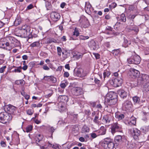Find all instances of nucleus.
<instances>
[{"instance_id":"obj_1","label":"nucleus","mask_w":149,"mask_h":149,"mask_svg":"<svg viewBox=\"0 0 149 149\" xmlns=\"http://www.w3.org/2000/svg\"><path fill=\"white\" fill-rule=\"evenodd\" d=\"M101 144L104 149H113L114 146L113 140L109 138H105Z\"/></svg>"},{"instance_id":"obj_2","label":"nucleus","mask_w":149,"mask_h":149,"mask_svg":"<svg viewBox=\"0 0 149 149\" xmlns=\"http://www.w3.org/2000/svg\"><path fill=\"white\" fill-rule=\"evenodd\" d=\"M149 80V75L144 74H141L137 77V83L134 85L135 86H142Z\"/></svg>"},{"instance_id":"obj_3","label":"nucleus","mask_w":149,"mask_h":149,"mask_svg":"<svg viewBox=\"0 0 149 149\" xmlns=\"http://www.w3.org/2000/svg\"><path fill=\"white\" fill-rule=\"evenodd\" d=\"M12 119V116L10 114L6 112L0 113V122L3 124H6L9 123Z\"/></svg>"},{"instance_id":"obj_4","label":"nucleus","mask_w":149,"mask_h":149,"mask_svg":"<svg viewBox=\"0 0 149 149\" xmlns=\"http://www.w3.org/2000/svg\"><path fill=\"white\" fill-rule=\"evenodd\" d=\"M111 132L113 134H114L117 132H122L121 125L117 122L113 123L111 124Z\"/></svg>"},{"instance_id":"obj_5","label":"nucleus","mask_w":149,"mask_h":149,"mask_svg":"<svg viewBox=\"0 0 149 149\" xmlns=\"http://www.w3.org/2000/svg\"><path fill=\"white\" fill-rule=\"evenodd\" d=\"M106 100H107V107H113V105L115 104L117 101L116 98H112V95H110V93L107 94L105 98Z\"/></svg>"},{"instance_id":"obj_6","label":"nucleus","mask_w":149,"mask_h":149,"mask_svg":"<svg viewBox=\"0 0 149 149\" xmlns=\"http://www.w3.org/2000/svg\"><path fill=\"white\" fill-rule=\"evenodd\" d=\"M127 61L129 64H139L141 61V58L139 56L135 55L127 59Z\"/></svg>"},{"instance_id":"obj_7","label":"nucleus","mask_w":149,"mask_h":149,"mask_svg":"<svg viewBox=\"0 0 149 149\" xmlns=\"http://www.w3.org/2000/svg\"><path fill=\"white\" fill-rule=\"evenodd\" d=\"M129 132L132 134L134 138L136 140L139 139L141 134V131L136 128L130 129Z\"/></svg>"},{"instance_id":"obj_8","label":"nucleus","mask_w":149,"mask_h":149,"mask_svg":"<svg viewBox=\"0 0 149 149\" xmlns=\"http://www.w3.org/2000/svg\"><path fill=\"white\" fill-rule=\"evenodd\" d=\"M72 94L74 97L77 96L83 93L82 89L79 87H74L71 89Z\"/></svg>"},{"instance_id":"obj_9","label":"nucleus","mask_w":149,"mask_h":149,"mask_svg":"<svg viewBox=\"0 0 149 149\" xmlns=\"http://www.w3.org/2000/svg\"><path fill=\"white\" fill-rule=\"evenodd\" d=\"M4 109L8 112V113L11 115L16 112L17 109L16 107L10 104L5 105Z\"/></svg>"},{"instance_id":"obj_10","label":"nucleus","mask_w":149,"mask_h":149,"mask_svg":"<svg viewBox=\"0 0 149 149\" xmlns=\"http://www.w3.org/2000/svg\"><path fill=\"white\" fill-rule=\"evenodd\" d=\"M132 107V104L130 101L126 100L123 104V110L125 111H129Z\"/></svg>"},{"instance_id":"obj_11","label":"nucleus","mask_w":149,"mask_h":149,"mask_svg":"<svg viewBox=\"0 0 149 149\" xmlns=\"http://www.w3.org/2000/svg\"><path fill=\"white\" fill-rule=\"evenodd\" d=\"M112 84L115 87H117L120 86L122 84V79L119 77H117L113 79L111 81Z\"/></svg>"},{"instance_id":"obj_12","label":"nucleus","mask_w":149,"mask_h":149,"mask_svg":"<svg viewBox=\"0 0 149 149\" xmlns=\"http://www.w3.org/2000/svg\"><path fill=\"white\" fill-rule=\"evenodd\" d=\"M130 77L134 79L137 77L139 74V72L134 68H131L129 73Z\"/></svg>"},{"instance_id":"obj_13","label":"nucleus","mask_w":149,"mask_h":149,"mask_svg":"<svg viewBox=\"0 0 149 149\" xmlns=\"http://www.w3.org/2000/svg\"><path fill=\"white\" fill-rule=\"evenodd\" d=\"M50 15L51 18L54 22H56L58 21L61 17L59 13L55 12H52Z\"/></svg>"},{"instance_id":"obj_14","label":"nucleus","mask_w":149,"mask_h":149,"mask_svg":"<svg viewBox=\"0 0 149 149\" xmlns=\"http://www.w3.org/2000/svg\"><path fill=\"white\" fill-rule=\"evenodd\" d=\"M88 45L92 49L94 50L98 48L99 47L97 42L93 40H91L88 42Z\"/></svg>"},{"instance_id":"obj_15","label":"nucleus","mask_w":149,"mask_h":149,"mask_svg":"<svg viewBox=\"0 0 149 149\" xmlns=\"http://www.w3.org/2000/svg\"><path fill=\"white\" fill-rule=\"evenodd\" d=\"M15 38L12 36H8L6 37V40L7 41L6 45L7 46H9L10 45H12L14 43Z\"/></svg>"},{"instance_id":"obj_16","label":"nucleus","mask_w":149,"mask_h":149,"mask_svg":"<svg viewBox=\"0 0 149 149\" xmlns=\"http://www.w3.org/2000/svg\"><path fill=\"white\" fill-rule=\"evenodd\" d=\"M73 58L74 60H78L80 58H81L83 55V54L78 52H74L73 53Z\"/></svg>"},{"instance_id":"obj_17","label":"nucleus","mask_w":149,"mask_h":149,"mask_svg":"<svg viewBox=\"0 0 149 149\" xmlns=\"http://www.w3.org/2000/svg\"><path fill=\"white\" fill-rule=\"evenodd\" d=\"M146 109L147 110L146 111L144 110H143V119L145 121L149 119V113L148 112L149 109L147 107H146Z\"/></svg>"},{"instance_id":"obj_18","label":"nucleus","mask_w":149,"mask_h":149,"mask_svg":"<svg viewBox=\"0 0 149 149\" xmlns=\"http://www.w3.org/2000/svg\"><path fill=\"white\" fill-rule=\"evenodd\" d=\"M20 32L22 35V36L24 38H26L28 37L29 38H32L33 37L31 35H29V36L27 34V31L26 30H20Z\"/></svg>"},{"instance_id":"obj_19","label":"nucleus","mask_w":149,"mask_h":149,"mask_svg":"<svg viewBox=\"0 0 149 149\" xmlns=\"http://www.w3.org/2000/svg\"><path fill=\"white\" fill-rule=\"evenodd\" d=\"M99 136L104 135L106 134V129L103 126H102L99 130L97 131Z\"/></svg>"},{"instance_id":"obj_20","label":"nucleus","mask_w":149,"mask_h":149,"mask_svg":"<svg viewBox=\"0 0 149 149\" xmlns=\"http://www.w3.org/2000/svg\"><path fill=\"white\" fill-rule=\"evenodd\" d=\"M118 93L120 97L123 99L126 97L127 96V92L122 89L119 90Z\"/></svg>"},{"instance_id":"obj_21","label":"nucleus","mask_w":149,"mask_h":149,"mask_svg":"<svg viewBox=\"0 0 149 149\" xmlns=\"http://www.w3.org/2000/svg\"><path fill=\"white\" fill-rule=\"evenodd\" d=\"M124 41L123 42L122 46L125 47H127L131 44V42L130 40H128L125 38H124Z\"/></svg>"},{"instance_id":"obj_22","label":"nucleus","mask_w":149,"mask_h":149,"mask_svg":"<svg viewBox=\"0 0 149 149\" xmlns=\"http://www.w3.org/2000/svg\"><path fill=\"white\" fill-rule=\"evenodd\" d=\"M79 31L78 30L77 28H75V29L74 30V31L73 33V34L72 35V36L70 38V40H76V39L74 38L73 36H75L76 37H77L79 36Z\"/></svg>"},{"instance_id":"obj_23","label":"nucleus","mask_w":149,"mask_h":149,"mask_svg":"<svg viewBox=\"0 0 149 149\" xmlns=\"http://www.w3.org/2000/svg\"><path fill=\"white\" fill-rule=\"evenodd\" d=\"M58 99L59 102H64L67 101L68 97L65 95H60Z\"/></svg>"},{"instance_id":"obj_24","label":"nucleus","mask_w":149,"mask_h":149,"mask_svg":"<svg viewBox=\"0 0 149 149\" xmlns=\"http://www.w3.org/2000/svg\"><path fill=\"white\" fill-rule=\"evenodd\" d=\"M43 138V136L40 134H37L36 135L35 139L36 141V142L39 145L40 144H38V143L42 141V139Z\"/></svg>"},{"instance_id":"obj_25","label":"nucleus","mask_w":149,"mask_h":149,"mask_svg":"<svg viewBox=\"0 0 149 149\" xmlns=\"http://www.w3.org/2000/svg\"><path fill=\"white\" fill-rule=\"evenodd\" d=\"M128 29H129V31H133L135 34H137L139 31V28L136 26L134 25L132 28H129L128 27Z\"/></svg>"},{"instance_id":"obj_26","label":"nucleus","mask_w":149,"mask_h":149,"mask_svg":"<svg viewBox=\"0 0 149 149\" xmlns=\"http://www.w3.org/2000/svg\"><path fill=\"white\" fill-rule=\"evenodd\" d=\"M47 145L48 147H52L54 149H59L60 147L57 144H52L49 142H48Z\"/></svg>"},{"instance_id":"obj_27","label":"nucleus","mask_w":149,"mask_h":149,"mask_svg":"<svg viewBox=\"0 0 149 149\" xmlns=\"http://www.w3.org/2000/svg\"><path fill=\"white\" fill-rule=\"evenodd\" d=\"M115 117L118 120H120L124 118V114L119 113H115Z\"/></svg>"},{"instance_id":"obj_28","label":"nucleus","mask_w":149,"mask_h":149,"mask_svg":"<svg viewBox=\"0 0 149 149\" xmlns=\"http://www.w3.org/2000/svg\"><path fill=\"white\" fill-rule=\"evenodd\" d=\"M82 70L80 69L77 70L75 71L74 72V74L76 76L80 77H82L81 74Z\"/></svg>"},{"instance_id":"obj_29","label":"nucleus","mask_w":149,"mask_h":149,"mask_svg":"<svg viewBox=\"0 0 149 149\" xmlns=\"http://www.w3.org/2000/svg\"><path fill=\"white\" fill-rule=\"evenodd\" d=\"M122 141V136L121 135H117L115 138V141L116 143L121 142Z\"/></svg>"},{"instance_id":"obj_30","label":"nucleus","mask_w":149,"mask_h":149,"mask_svg":"<svg viewBox=\"0 0 149 149\" xmlns=\"http://www.w3.org/2000/svg\"><path fill=\"white\" fill-rule=\"evenodd\" d=\"M45 78H48V81H51L53 82H55L56 81V78L53 76H45Z\"/></svg>"},{"instance_id":"obj_31","label":"nucleus","mask_w":149,"mask_h":149,"mask_svg":"<svg viewBox=\"0 0 149 149\" xmlns=\"http://www.w3.org/2000/svg\"><path fill=\"white\" fill-rule=\"evenodd\" d=\"M141 130L143 132L146 133L149 131V127L148 126H144L141 128Z\"/></svg>"},{"instance_id":"obj_32","label":"nucleus","mask_w":149,"mask_h":149,"mask_svg":"<svg viewBox=\"0 0 149 149\" xmlns=\"http://www.w3.org/2000/svg\"><path fill=\"white\" fill-rule=\"evenodd\" d=\"M103 121L107 123H109L110 122V119L108 116L106 115L103 117Z\"/></svg>"},{"instance_id":"obj_33","label":"nucleus","mask_w":149,"mask_h":149,"mask_svg":"<svg viewBox=\"0 0 149 149\" xmlns=\"http://www.w3.org/2000/svg\"><path fill=\"white\" fill-rule=\"evenodd\" d=\"M143 86V89L146 92L149 91V82L148 81L146 82Z\"/></svg>"},{"instance_id":"obj_34","label":"nucleus","mask_w":149,"mask_h":149,"mask_svg":"<svg viewBox=\"0 0 149 149\" xmlns=\"http://www.w3.org/2000/svg\"><path fill=\"white\" fill-rule=\"evenodd\" d=\"M20 44V42L18 40L16 39H15L14 43H13L12 46H13V47H16L19 46Z\"/></svg>"},{"instance_id":"obj_35","label":"nucleus","mask_w":149,"mask_h":149,"mask_svg":"<svg viewBox=\"0 0 149 149\" xmlns=\"http://www.w3.org/2000/svg\"><path fill=\"white\" fill-rule=\"evenodd\" d=\"M90 129L86 126L84 125L82 128V131L83 132H88L89 131Z\"/></svg>"},{"instance_id":"obj_36","label":"nucleus","mask_w":149,"mask_h":149,"mask_svg":"<svg viewBox=\"0 0 149 149\" xmlns=\"http://www.w3.org/2000/svg\"><path fill=\"white\" fill-rule=\"evenodd\" d=\"M120 53V51L119 49H114L112 51V54H113L114 55L117 56H118Z\"/></svg>"},{"instance_id":"obj_37","label":"nucleus","mask_w":149,"mask_h":149,"mask_svg":"<svg viewBox=\"0 0 149 149\" xmlns=\"http://www.w3.org/2000/svg\"><path fill=\"white\" fill-rule=\"evenodd\" d=\"M119 20L124 22H126V18L124 14L123 13L120 15Z\"/></svg>"},{"instance_id":"obj_38","label":"nucleus","mask_w":149,"mask_h":149,"mask_svg":"<svg viewBox=\"0 0 149 149\" xmlns=\"http://www.w3.org/2000/svg\"><path fill=\"white\" fill-rule=\"evenodd\" d=\"M112 32V28L111 27L109 26L108 27V28H107L106 29V33L110 35H111Z\"/></svg>"},{"instance_id":"obj_39","label":"nucleus","mask_w":149,"mask_h":149,"mask_svg":"<svg viewBox=\"0 0 149 149\" xmlns=\"http://www.w3.org/2000/svg\"><path fill=\"white\" fill-rule=\"evenodd\" d=\"M40 45V43L39 42H35L31 44L30 45V46L32 47H39Z\"/></svg>"},{"instance_id":"obj_40","label":"nucleus","mask_w":149,"mask_h":149,"mask_svg":"<svg viewBox=\"0 0 149 149\" xmlns=\"http://www.w3.org/2000/svg\"><path fill=\"white\" fill-rule=\"evenodd\" d=\"M45 2V6L47 9H49L51 7V2L49 1H46Z\"/></svg>"},{"instance_id":"obj_41","label":"nucleus","mask_w":149,"mask_h":149,"mask_svg":"<svg viewBox=\"0 0 149 149\" xmlns=\"http://www.w3.org/2000/svg\"><path fill=\"white\" fill-rule=\"evenodd\" d=\"M133 100L134 102L136 103H139L140 101V98L137 96L134 97L133 98Z\"/></svg>"},{"instance_id":"obj_42","label":"nucleus","mask_w":149,"mask_h":149,"mask_svg":"<svg viewBox=\"0 0 149 149\" xmlns=\"http://www.w3.org/2000/svg\"><path fill=\"white\" fill-rule=\"evenodd\" d=\"M110 74V73L108 71L105 70L103 73L104 78V79L106 77H108Z\"/></svg>"},{"instance_id":"obj_43","label":"nucleus","mask_w":149,"mask_h":149,"mask_svg":"<svg viewBox=\"0 0 149 149\" xmlns=\"http://www.w3.org/2000/svg\"><path fill=\"white\" fill-rule=\"evenodd\" d=\"M136 119L134 117H132L131 118V120L130 121L129 124H132L133 125H134L136 123Z\"/></svg>"},{"instance_id":"obj_44","label":"nucleus","mask_w":149,"mask_h":149,"mask_svg":"<svg viewBox=\"0 0 149 149\" xmlns=\"http://www.w3.org/2000/svg\"><path fill=\"white\" fill-rule=\"evenodd\" d=\"M62 55L63 58L64 59H65L68 57V52L65 51L62 52Z\"/></svg>"},{"instance_id":"obj_45","label":"nucleus","mask_w":149,"mask_h":149,"mask_svg":"<svg viewBox=\"0 0 149 149\" xmlns=\"http://www.w3.org/2000/svg\"><path fill=\"white\" fill-rule=\"evenodd\" d=\"M79 38L80 40H85L88 39L89 38V37L88 36H85L84 35H81L79 36Z\"/></svg>"},{"instance_id":"obj_46","label":"nucleus","mask_w":149,"mask_h":149,"mask_svg":"<svg viewBox=\"0 0 149 149\" xmlns=\"http://www.w3.org/2000/svg\"><path fill=\"white\" fill-rule=\"evenodd\" d=\"M125 6V9H127L128 7L129 8L128 9H133L136 8V7L133 5L129 6L128 5H126Z\"/></svg>"},{"instance_id":"obj_47","label":"nucleus","mask_w":149,"mask_h":149,"mask_svg":"<svg viewBox=\"0 0 149 149\" xmlns=\"http://www.w3.org/2000/svg\"><path fill=\"white\" fill-rule=\"evenodd\" d=\"M32 126L31 125L28 126L26 128L25 130V131L27 132H30L31 131L32 129Z\"/></svg>"},{"instance_id":"obj_48","label":"nucleus","mask_w":149,"mask_h":149,"mask_svg":"<svg viewBox=\"0 0 149 149\" xmlns=\"http://www.w3.org/2000/svg\"><path fill=\"white\" fill-rule=\"evenodd\" d=\"M117 4L115 3H112L111 4L109 5V7L110 9H113L116 6Z\"/></svg>"},{"instance_id":"obj_49","label":"nucleus","mask_w":149,"mask_h":149,"mask_svg":"<svg viewBox=\"0 0 149 149\" xmlns=\"http://www.w3.org/2000/svg\"><path fill=\"white\" fill-rule=\"evenodd\" d=\"M21 22V21L20 19H17L15 20L14 22V24L15 25L17 26L18 25H19Z\"/></svg>"},{"instance_id":"obj_50","label":"nucleus","mask_w":149,"mask_h":149,"mask_svg":"<svg viewBox=\"0 0 149 149\" xmlns=\"http://www.w3.org/2000/svg\"><path fill=\"white\" fill-rule=\"evenodd\" d=\"M90 134L91 135V137L93 139L95 138L97 136H99V135L97 133V132H96V133H91Z\"/></svg>"},{"instance_id":"obj_51","label":"nucleus","mask_w":149,"mask_h":149,"mask_svg":"<svg viewBox=\"0 0 149 149\" xmlns=\"http://www.w3.org/2000/svg\"><path fill=\"white\" fill-rule=\"evenodd\" d=\"M91 6L89 3H86L85 6V9H91Z\"/></svg>"},{"instance_id":"obj_52","label":"nucleus","mask_w":149,"mask_h":149,"mask_svg":"<svg viewBox=\"0 0 149 149\" xmlns=\"http://www.w3.org/2000/svg\"><path fill=\"white\" fill-rule=\"evenodd\" d=\"M57 54L59 56H61V52H62V50L61 48L60 47H57Z\"/></svg>"},{"instance_id":"obj_53","label":"nucleus","mask_w":149,"mask_h":149,"mask_svg":"<svg viewBox=\"0 0 149 149\" xmlns=\"http://www.w3.org/2000/svg\"><path fill=\"white\" fill-rule=\"evenodd\" d=\"M24 80H17L15 81V83L17 84H23Z\"/></svg>"},{"instance_id":"obj_54","label":"nucleus","mask_w":149,"mask_h":149,"mask_svg":"<svg viewBox=\"0 0 149 149\" xmlns=\"http://www.w3.org/2000/svg\"><path fill=\"white\" fill-rule=\"evenodd\" d=\"M6 68V66L5 65L1 67L0 68V73H3L5 69Z\"/></svg>"},{"instance_id":"obj_55","label":"nucleus","mask_w":149,"mask_h":149,"mask_svg":"<svg viewBox=\"0 0 149 149\" xmlns=\"http://www.w3.org/2000/svg\"><path fill=\"white\" fill-rule=\"evenodd\" d=\"M136 146V144L132 142H131L130 144V148H134Z\"/></svg>"},{"instance_id":"obj_56","label":"nucleus","mask_w":149,"mask_h":149,"mask_svg":"<svg viewBox=\"0 0 149 149\" xmlns=\"http://www.w3.org/2000/svg\"><path fill=\"white\" fill-rule=\"evenodd\" d=\"M99 118V117L97 116H95V118L93 120V122L96 123H98L99 121L98 120V119Z\"/></svg>"},{"instance_id":"obj_57","label":"nucleus","mask_w":149,"mask_h":149,"mask_svg":"<svg viewBox=\"0 0 149 149\" xmlns=\"http://www.w3.org/2000/svg\"><path fill=\"white\" fill-rule=\"evenodd\" d=\"M54 130L55 129L53 127H51L50 128V131L51 132V136H50V137H52V134Z\"/></svg>"},{"instance_id":"obj_58","label":"nucleus","mask_w":149,"mask_h":149,"mask_svg":"<svg viewBox=\"0 0 149 149\" xmlns=\"http://www.w3.org/2000/svg\"><path fill=\"white\" fill-rule=\"evenodd\" d=\"M33 111L31 109H29L27 111V113L29 115H32L33 114Z\"/></svg>"},{"instance_id":"obj_59","label":"nucleus","mask_w":149,"mask_h":149,"mask_svg":"<svg viewBox=\"0 0 149 149\" xmlns=\"http://www.w3.org/2000/svg\"><path fill=\"white\" fill-rule=\"evenodd\" d=\"M28 27L27 25H24L21 27L20 30H27Z\"/></svg>"},{"instance_id":"obj_60","label":"nucleus","mask_w":149,"mask_h":149,"mask_svg":"<svg viewBox=\"0 0 149 149\" xmlns=\"http://www.w3.org/2000/svg\"><path fill=\"white\" fill-rule=\"evenodd\" d=\"M95 83L99 85H100V81L99 79H97V78L95 79Z\"/></svg>"},{"instance_id":"obj_61","label":"nucleus","mask_w":149,"mask_h":149,"mask_svg":"<svg viewBox=\"0 0 149 149\" xmlns=\"http://www.w3.org/2000/svg\"><path fill=\"white\" fill-rule=\"evenodd\" d=\"M130 26H133L134 25V20L133 19H130Z\"/></svg>"},{"instance_id":"obj_62","label":"nucleus","mask_w":149,"mask_h":149,"mask_svg":"<svg viewBox=\"0 0 149 149\" xmlns=\"http://www.w3.org/2000/svg\"><path fill=\"white\" fill-rule=\"evenodd\" d=\"M42 68L45 70H49V68L46 65H43Z\"/></svg>"},{"instance_id":"obj_63","label":"nucleus","mask_w":149,"mask_h":149,"mask_svg":"<svg viewBox=\"0 0 149 149\" xmlns=\"http://www.w3.org/2000/svg\"><path fill=\"white\" fill-rule=\"evenodd\" d=\"M52 92H51L49 93L48 94L45 95V97L47 98H48L52 95Z\"/></svg>"},{"instance_id":"obj_64","label":"nucleus","mask_w":149,"mask_h":149,"mask_svg":"<svg viewBox=\"0 0 149 149\" xmlns=\"http://www.w3.org/2000/svg\"><path fill=\"white\" fill-rule=\"evenodd\" d=\"M69 76V74L68 72H65L64 74V77H68Z\"/></svg>"}]
</instances>
